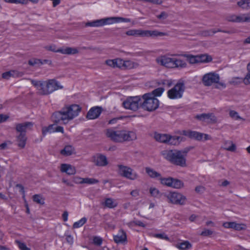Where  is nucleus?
I'll use <instances>...</instances> for the list:
<instances>
[{
  "mask_svg": "<svg viewBox=\"0 0 250 250\" xmlns=\"http://www.w3.org/2000/svg\"><path fill=\"white\" fill-rule=\"evenodd\" d=\"M107 138L116 143H123L135 140L137 135L135 132L115 128H109L105 130Z\"/></svg>",
  "mask_w": 250,
  "mask_h": 250,
  "instance_id": "f257e3e1",
  "label": "nucleus"
},
{
  "mask_svg": "<svg viewBox=\"0 0 250 250\" xmlns=\"http://www.w3.org/2000/svg\"><path fill=\"white\" fill-rule=\"evenodd\" d=\"M81 109L80 106L77 104L66 106L61 111L54 113L52 119L56 123L62 121L63 124H66L78 116Z\"/></svg>",
  "mask_w": 250,
  "mask_h": 250,
  "instance_id": "f03ea898",
  "label": "nucleus"
},
{
  "mask_svg": "<svg viewBox=\"0 0 250 250\" xmlns=\"http://www.w3.org/2000/svg\"><path fill=\"white\" fill-rule=\"evenodd\" d=\"M32 84L37 88L41 95H49L58 89H62L63 86L60 83L54 79L46 81L31 80Z\"/></svg>",
  "mask_w": 250,
  "mask_h": 250,
  "instance_id": "7ed1b4c3",
  "label": "nucleus"
},
{
  "mask_svg": "<svg viewBox=\"0 0 250 250\" xmlns=\"http://www.w3.org/2000/svg\"><path fill=\"white\" fill-rule=\"evenodd\" d=\"M188 151V149L183 151L164 150L161 154L164 158L172 164L184 167L186 166L185 157Z\"/></svg>",
  "mask_w": 250,
  "mask_h": 250,
  "instance_id": "20e7f679",
  "label": "nucleus"
},
{
  "mask_svg": "<svg viewBox=\"0 0 250 250\" xmlns=\"http://www.w3.org/2000/svg\"><path fill=\"white\" fill-rule=\"evenodd\" d=\"M131 20L129 19L122 17H108L87 22L85 25V26L99 27L107 24H112L120 22H129Z\"/></svg>",
  "mask_w": 250,
  "mask_h": 250,
  "instance_id": "39448f33",
  "label": "nucleus"
},
{
  "mask_svg": "<svg viewBox=\"0 0 250 250\" xmlns=\"http://www.w3.org/2000/svg\"><path fill=\"white\" fill-rule=\"evenodd\" d=\"M142 107L145 110L152 111L159 106V101L152 94L146 93L142 97Z\"/></svg>",
  "mask_w": 250,
  "mask_h": 250,
  "instance_id": "423d86ee",
  "label": "nucleus"
},
{
  "mask_svg": "<svg viewBox=\"0 0 250 250\" xmlns=\"http://www.w3.org/2000/svg\"><path fill=\"white\" fill-rule=\"evenodd\" d=\"M128 36L134 37H149L162 36L165 35L163 32L156 30H143L141 29H131L126 32Z\"/></svg>",
  "mask_w": 250,
  "mask_h": 250,
  "instance_id": "0eeeda50",
  "label": "nucleus"
},
{
  "mask_svg": "<svg viewBox=\"0 0 250 250\" xmlns=\"http://www.w3.org/2000/svg\"><path fill=\"white\" fill-rule=\"evenodd\" d=\"M118 174L127 179L134 181L139 178L138 174L132 168L127 166L118 165L117 166Z\"/></svg>",
  "mask_w": 250,
  "mask_h": 250,
  "instance_id": "6e6552de",
  "label": "nucleus"
},
{
  "mask_svg": "<svg viewBox=\"0 0 250 250\" xmlns=\"http://www.w3.org/2000/svg\"><path fill=\"white\" fill-rule=\"evenodd\" d=\"M185 90V85L183 81H179L172 88L167 91V96L170 99L181 98Z\"/></svg>",
  "mask_w": 250,
  "mask_h": 250,
  "instance_id": "1a4fd4ad",
  "label": "nucleus"
},
{
  "mask_svg": "<svg viewBox=\"0 0 250 250\" xmlns=\"http://www.w3.org/2000/svg\"><path fill=\"white\" fill-rule=\"evenodd\" d=\"M164 196L167 198L168 203L175 205H184L186 204L187 201L185 196L176 191L166 193Z\"/></svg>",
  "mask_w": 250,
  "mask_h": 250,
  "instance_id": "9d476101",
  "label": "nucleus"
},
{
  "mask_svg": "<svg viewBox=\"0 0 250 250\" xmlns=\"http://www.w3.org/2000/svg\"><path fill=\"white\" fill-rule=\"evenodd\" d=\"M154 138L158 142L172 145H177L182 141L181 137L171 136L168 134L158 133H155Z\"/></svg>",
  "mask_w": 250,
  "mask_h": 250,
  "instance_id": "9b49d317",
  "label": "nucleus"
},
{
  "mask_svg": "<svg viewBox=\"0 0 250 250\" xmlns=\"http://www.w3.org/2000/svg\"><path fill=\"white\" fill-rule=\"evenodd\" d=\"M123 105L126 109L135 111L142 106V98L140 96L130 97L123 103Z\"/></svg>",
  "mask_w": 250,
  "mask_h": 250,
  "instance_id": "f8f14e48",
  "label": "nucleus"
},
{
  "mask_svg": "<svg viewBox=\"0 0 250 250\" xmlns=\"http://www.w3.org/2000/svg\"><path fill=\"white\" fill-rule=\"evenodd\" d=\"M158 180L160 181L162 185L174 188L179 189L184 187V183L183 181L170 177H163L162 175H161Z\"/></svg>",
  "mask_w": 250,
  "mask_h": 250,
  "instance_id": "ddd939ff",
  "label": "nucleus"
},
{
  "mask_svg": "<svg viewBox=\"0 0 250 250\" xmlns=\"http://www.w3.org/2000/svg\"><path fill=\"white\" fill-rule=\"evenodd\" d=\"M183 134L190 138L194 139L200 141H205L211 139V137L208 134L194 131L184 130L183 131Z\"/></svg>",
  "mask_w": 250,
  "mask_h": 250,
  "instance_id": "4468645a",
  "label": "nucleus"
},
{
  "mask_svg": "<svg viewBox=\"0 0 250 250\" xmlns=\"http://www.w3.org/2000/svg\"><path fill=\"white\" fill-rule=\"evenodd\" d=\"M171 68L182 69L187 66L186 60L183 58V54H173Z\"/></svg>",
  "mask_w": 250,
  "mask_h": 250,
  "instance_id": "2eb2a0df",
  "label": "nucleus"
},
{
  "mask_svg": "<svg viewBox=\"0 0 250 250\" xmlns=\"http://www.w3.org/2000/svg\"><path fill=\"white\" fill-rule=\"evenodd\" d=\"M219 80V75L214 72L207 73L202 78V82L206 86H210L213 83H218Z\"/></svg>",
  "mask_w": 250,
  "mask_h": 250,
  "instance_id": "dca6fc26",
  "label": "nucleus"
},
{
  "mask_svg": "<svg viewBox=\"0 0 250 250\" xmlns=\"http://www.w3.org/2000/svg\"><path fill=\"white\" fill-rule=\"evenodd\" d=\"M173 54H167L161 55L156 59V62L162 66L171 68Z\"/></svg>",
  "mask_w": 250,
  "mask_h": 250,
  "instance_id": "f3484780",
  "label": "nucleus"
},
{
  "mask_svg": "<svg viewBox=\"0 0 250 250\" xmlns=\"http://www.w3.org/2000/svg\"><path fill=\"white\" fill-rule=\"evenodd\" d=\"M91 161L98 167H105L108 164L106 157L100 153H97L92 156Z\"/></svg>",
  "mask_w": 250,
  "mask_h": 250,
  "instance_id": "a211bd4d",
  "label": "nucleus"
},
{
  "mask_svg": "<svg viewBox=\"0 0 250 250\" xmlns=\"http://www.w3.org/2000/svg\"><path fill=\"white\" fill-rule=\"evenodd\" d=\"M196 118L198 120L208 123H214L217 122L216 117L212 113L201 114L197 115Z\"/></svg>",
  "mask_w": 250,
  "mask_h": 250,
  "instance_id": "6ab92c4d",
  "label": "nucleus"
},
{
  "mask_svg": "<svg viewBox=\"0 0 250 250\" xmlns=\"http://www.w3.org/2000/svg\"><path fill=\"white\" fill-rule=\"evenodd\" d=\"M102 112V108L99 106L92 107L88 112L86 117L89 120H94L99 117Z\"/></svg>",
  "mask_w": 250,
  "mask_h": 250,
  "instance_id": "aec40b11",
  "label": "nucleus"
},
{
  "mask_svg": "<svg viewBox=\"0 0 250 250\" xmlns=\"http://www.w3.org/2000/svg\"><path fill=\"white\" fill-rule=\"evenodd\" d=\"M105 64L112 68H119L122 69L123 59L121 58H116L114 59L107 60Z\"/></svg>",
  "mask_w": 250,
  "mask_h": 250,
  "instance_id": "412c9836",
  "label": "nucleus"
},
{
  "mask_svg": "<svg viewBox=\"0 0 250 250\" xmlns=\"http://www.w3.org/2000/svg\"><path fill=\"white\" fill-rule=\"evenodd\" d=\"M60 171L68 175H74L76 173L75 167L68 164H62L60 166Z\"/></svg>",
  "mask_w": 250,
  "mask_h": 250,
  "instance_id": "4be33fe9",
  "label": "nucleus"
},
{
  "mask_svg": "<svg viewBox=\"0 0 250 250\" xmlns=\"http://www.w3.org/2000/svg\"><path fill=\"white\" fill-rule=\"evenodd\" d=\"M32 124L30 122H25L16 125V130L18 134H25L26 132L31 129Z\"/></svg>",
  "mask_w": 250,
  "mask_h": 250,
  "instance_id": "5701e85b",
  "label": "nucleus"
},
{
  "mask_svg": "<svg viewBox=\"0 0 250 250\" xmlns=\"http://www.w3.org/2000/svg\"><path fill=\"white\" fill-rule=\"evenodd\" d=\"M122 69H131L137 68L139 63L134 61L123 60Z\"/></svg>",
  "mask_w": 250,
  "mask_h": 250,
  "instance_id": "b1692460",
  "label": "nucleus"
},
{
  "mask_svg": "<svg viewBox=\"0 0 250 250\" xmlns=\"http://www.w3.org/2000/svg\"><path fill=\"white\" fill-rule=\"evenodd\" d=\"M60 53L65 55H74L79 53V50L76 47H65L58 49Z\"/></svg>",
  "mask_w": 250,
  "mask_h": 250,
  "instance_id": "393cba45",
  "label": "nucleus"
},
{
  "mask_svg": "<svg viewBox=\"0 0 250 250\" xmlns=\"http://www.w3.org/2000/svg\"><path fill=\"white\" fill-rule=\"evenodd\" d=\"M114 240L116 243H123L126 241V235L122 229L120 230L117 235L114 236Z\"/></svg>",
  "mask_w": 250,
  "mask_h": 250,
  "instance_id": "a878e982",
  "label": "nucleus"
},
{
  "mask_svg": "<svg viewBox=\"0 0 250 250\" xmlns=\"http://www.w3.org/2000/svg\"><path fill=\"white\" fill-rule=\"evenodd\" d=\"M26 140L27 137L26 136V134H18L16 136L17 145L18 146L21 148H22L24 147Z\"/></svg>",
  "mask_w": 250,
  "mask_h": 250,
  "instance_id": "bb28decb",
  "label": "nucleus"
},
{
  "mask_svg": "<svg viewBox=\"0 0 250 250\" xmlns=\"http://www.w3.org/2000/svg\"><path fill=\"white\" fill-rule=\"evenodd\" d=\"M60 153L64 156H70L75 153V149L72 146L67 145L61 150Z\"/></svg>",
  "mask_w": 250,
  "mask_h": 250,
  "instance_id": "cd10ccee",
  "label": "nucleus"
},
{
  "mask_svg": "<svg viewBox=\"0 0 250 250\" xmlns=\"http://www.w3.org/2000/svg\"><path fill=\"white\" fill-rule=\"evenodd\" d=\"M145 170L147 174L148 175V176H149L151 178L159 180L161 175V174L160 173L157 172L154 169L149 167H146Z\"/></svg>",
  "mask_w": 250,
  "mask_h": 250,
  "instance_id": "c85d7f7f",
  "label": "nucleus"
},
{
  "mask_svg": "<svg viewBox=\"0 0 250 250\" xmlns=\"http://www.w3.org/2000/svg\"><path fill=\"white\" fill-rule=\"evenodd\" d=\"M104 204L105 207L108 208H113L117 206L118 203L116 200L108 198L105 199Z\"/></svg>",
  "mask_w": 250,
  "mask_h": 250,
  "instance_id": "c756f323",
  "label": "nucleus"
},
{
  "mask_svg": "<svg viewBox=\"0 0 250 250\" xmlns=\"http://www.w3.org/2000/svg\"><path fill=\"white\" fill-rule=\"evenodd\" d=\"M176 247L180 250H188L192 248V244L188 241H184L178 243Z\"/></svg>",
  "mask_w": 250,
  "mask_h": 250,
  "instance_id": "7c9ffc66",
  "label": "nucleus"
},
{
  "mask_svg": "<svg viewBox=\"0 0 250 250\" xmlns=\"http://www.w3.org/2000/svg\"><path fill=\"white\" fill-rule=\"evenodd\" d=\"M21 74L15 70H11L3 73L2 74V77L3 79L8 80L11 77H19L21 76Z\"/></svg>",
  "mask_w": 250,
  "mask_h": 250,
  "instance_id": "2f4dec72",
  "label": "nucleus"
},
{
  "mask_svg": "<svg viewBox=\"0 0 250 250\" xmlns=\"http://www.w3.org/2000/svg\"><path fill=\"white\" fill-rule=\"evenodd\" d=\"M183 57L186 58L187 60L191 64L198 63V55L183 54Z\"/></svg>",
  "mask_w": 250,
  "mask_h": 250,
  "instance_id": "473e14b6",
  "label": "nucleus"
},
{
  "mask_svg": "<svg viewBox=\"0 0 250 250\" xmlns=\"http://www.w3.org/2000/svg\"><path fill=\"white\" fill-rule=\"evenodd\" d=\"M250 0H240L237 2L238 6L243 10H248L250 7Z\"/></svg>",
  "mask_w": 250,
  "mask_h": 250,
  "instance_id": "72a5a7b5",
  "label": "nucleus"
},
{
  "mask_svg": "<svg viewBox=\"0 0 250 250\" xmlns=\"http://www.w3.org/2000/svg\"><path fill=\"white\" fill-rule=\"evenodd\" d=\"M198 63L208 62L211 61L212 58L207 54L198 55Z\"/></svg>",
  "mask_w": 250,
  "mask_h": 250,
  "instance_id": "f704fd0d",
  "label": "nucleus"
},
{
  "mask_svg": "<svg viewBox=\"0 0 250 250\" xmlns=\"http://www.w3.org/2000/svg\"><path fill=\"white\" fill-rule=\"evenodd\" d=\"M224 148L227 150L233 152L235 150L236 146L232 142L230 141H226L224 144Z\"/></svg>",
  "mask_w": 250,
  "mask_h": 250,
  "instance_id": "c9c22d12",
  "label": "nucleus"
},
{
  "mask_svg": "<svg viewBox=\"0 0 250 250\" xmlns=\"http://www.w3.org/2000/svg\"><path fill=\"white\" fill-rule=\"evenodd\" d=\"M217 32H223L225 33H229V32L222 31L219 29L218 30H216L215 29H209V30L203 31L201 33V35L204 37L211 36H212L215 33H217Z\"/></svg>",
  "mask_w": 250,
  "mask_h": 250,
  "instance_id": "e433bc0d",
  "label": "nucleus"
},
{
  "mask_svg": "<svg viewBox=\"0 0 250 250\" xmlns=\"http://www.w3.org/2000/svg\"><path fill=\"white\" fill-rule=\"evenodd\" d=\"M149 191L150 195L155 198H160L162 195L159 190L155 187H150Z\"/></svg>",
  "mask_w": 250,
  "mask_h": 250,
  "instance_id": "4c0bfd02",
  "label": "nucleus"
},
{
  "mask_svg": "<svg viewBox=\"0 0 250 250\" xmlns=\"http://www.w3.org/2000/svg\"><path fill=\"white\" fill-rule=\"evenodd\" d=\"M87 221L86 217H83L79 221L75 222L73 225L74 229H77L82 227Z\"/></svg>",
  "mask_w": 250,
  "mask_h": 250,
  "instance_id": "58836bf2",
  "label": "nucleus"
},
{
  "mask_svg": "<svg viewBox=\"0 0 250 250\" xmlns=\"http://www.w3.org/2000/svg\"><path fill=\"white\" fill-rule=\"evenodd\" d=\"M165 88L163 87H159L154 89L152 92L148 93V94H152L154 97L157 96H160L164 92Z\"/></svg>",
  "mask_w": 250,
  "mask_h": 250,
  "instance_id": "ea45409f",
  "label": "nucleus"
},
{
  "mask_svg": "<svg viewBox=\"0 0 250 250\" xmlns=\"http://www.w3.org/2000/svg\"><path fill=\"white\" fill-rule=\"evenodd\" d=\"M33 199L35 202L39 204L43 205L44 203L43 198L39 194L34 195Z\"/></svg>",
  "mask_w": 250,
  "mask_h": 250,
  "instance_id": "a19ab883",
  "label": "nucleus"
},
{
  "mask_svg": "<svg viewBox=\"0 0 250 250\" xmlns=\"http://www.w3.org/2000/svg\"><path fill=\"white\" fill-rule=\"evenodd\" d=\"M215 233L214 231L211 229H204L201 232L200 235L202 236H211Z\"/></svg>",
  "mask_w": 250,
  "mask_h": 250,
  "instance_id": "79ce46f5",
  "label": "nucleus"
},
{
  "mask_svg": "<svg viewBox=\"0 0 250 250\" xmlns=\"http://www.w3.org/2000/svg\"><path fill=\"white\" fill-rule=\"evenodd\" d=\"M99 182V181L94 178H83V184H87L89 185L95 184Z\"/></svg>",
  "mask_w": 250,
  "mask_h": 250,
  "instance_id": "37998d69",
  "label": "nucleus"
},
{
  "mask_svg": "<svg viewBox=\"0 0 250 250\" xmlns=\"http://www.w3.org/2000/svg\"><path fill=\"white\" fill-rule=\"evenodd\" d=\"M230 117L235 120H241L242 118L239 115L238 113L234 110H230L229 112Z\"/></svg>",
  "mask_w": 250,
  "mask_h": 250,
  "instance_id": "c03bdc74",
  "label": "nucleus"
},
{
  "mask_svg": "<svg viewBox=\"0 0 250 250\" xmlns=\"http://www.w3.org/2000/svg\"><path fill=\"white\" fill-rule=\"evenodd\" d=\"M16 243L21 250H31V249L26 246V245L20 241L16 240Z\"/></svg>",
  "mask_w": 250,
  "mask_h": 250,
  "instance_id": "a18cd8bd",
  "label": "nucleus"
},
{
  "mask_svg": "<svg viewBox=\"0 0 250 250\" xmlns=\"http://www.w3.org/2000/svg\"><path fill=\"white\" fill-rule=\"evenodd\" d=\"M243 81V79L239 77H234L230 79L229 83L231 84L237 85Z\"/></svg>",
  "mask_w": 250,
  "mask_h": 250,
  "instance_id": "49530a36",
  "label": "nucleus"
},
{
  "mask_svg": "<svg viewBox=\"0 0 250 250\" xmlns=\"http://www.w3.org/2000/svg\"><path fill=\"white\" fill-rule=\"evenodd\" d=\"M237 22H244L249 19V16L248 14H243L237 16Z\"/></svg>",
  "mask_w": 250,
  "mask_h": 250,
  "instance_id": "de8ad7c7",
  "label": "nucleus"
},
{
  "mask_svg": "<svg viewBox=\"0 0 250 250\" xmlns=\"http://www.w3.org/2000/svg\"><path fill=\"white\" fill-rule=\"evenodd\" d=\"M246 226L244 224L234 223L233 229L236 230H241L246 229Z\"/></svg>",
  "mask_w": 250,
  "mask_h": 250,
  "instance_id": "09e8293b",
  "label": "nucleus"
},
{
  "mask_svg": "<svg viewBox=\"0 0 250 250\" xmlns=\"http://www.w3.org/2000/svg\"><path fill=\"white\" fill-rule=\"evenodd\" d=\"M205 187L202 185L197 186L195 188V191L198 194L203 193L205 191Z\"/></svg>",
  "mask_w": 250,
  "mask_h": 250,
  "instance_id": "8fccbe9b",
  "label": "nucleus"
},
{
  "mask_svg": "<svg viewBox=\"0 0 250 250\" xmlns=\"http://www.w3.org/2000/svg\"><path fill=\"white\" fill-rule=\"evenodd\" d=\"M73 182L77 184H83V178L79 176H75L72 179Z\"/></svg>",
  "mask_w": 250,
  "mask_h": 250,
  "instance_id": "3c124183",
  "label": "nucleus"
},
{
  "mask_svg": "<svg viewBox=\"0 0 250 250\" xmlns=\"http://www.w3.org/2000/svg\"><path fill=\"white\" fill-rule=\"evenodd\" d=\"M235 222H226L223 224V226L227 229H233Z\"/></svg>",
  "mask_w": 250,
  "mask_h": 250,
  "instance_id": "603ef678",
  "label": "nucleus"
},
{
  "mask_svg": "<svg viewBox=\"0 0 250 250\" xmlns=\"http://www.w3.org/2000/svg\"><path fill=\"white\" fill-rule=\"evenodd\" d=\"M93 241L94 244L96 245H98V246L101 245L103 242V240H102V238H101L100 237H98V236L94 237L93 238Z\"/></svg>",
  "mask_w": 250,
  "mask_h": 250,
  "instance_id": "864d4df0",
  "label": "nucleus"
},
{
  "mask_svg": "<svg viewBox=\"0 0 250 250\" xmlns=\"http://www.w3.org/2000/svg\"><path fill=\"white\" fill-rule=\"evenodd\" d=\"M154 236L156 238L161 239H164L166 240H168L169 239L168 236L164 233L156 234H155Z\"/></svg>",
  "mask_w": 250,
  "mask_h": 250,
  "instance_id": "5fc2aeb1",
  "label": "nucleus"
},
{
  "mask_svg": "<svg viewBox=\"0 0 250 250\" xmlns=\"http://www.w3.org/2000/svg\"><path fill=\"white\" fill-rule=\"evenodd\" d=\"M237 15H231L228 16L227 20L229 21L237 22Z\"/></svg>",
  "mask_w": 250,
  "mask_h": 250,
  "instance_id": "6e6d98bb",
  "label": "nucleus"
},
{
  "mask_svg": "<svg viewBox=\"0 0 250 250\" xmlns=\"http://www.w3.org/2000/svg\"><path fill=\"white\" fill-rule=\"evenodd\" d=\"M6 2L12 3H25L26 0H4Z\"/></svg>",
  "mask_w": 250,
  "mask_h": 250,
  "instance_id": "4d7b16f0",
  "label": "nucleus"
},
{
  "mask_svg": "<svg viewBox=\"0 0 250 250\" xmlns=\"http://www.w3.org/2000/svg\"><path fill=\"white\" fill-rule=\"evenodd\" d=\"M127 225L129 226H132L134 225H138V226H141L143 227H145V225L143 224V223H142V222H140V221L130 222V223H128Z\"/></svg>",
  "mask_w": 250,
  "mask_h": 250,
  "instance_id": "13d9d810",
  "label": "nucleus"
},
{
  "mask_svg": "<svg viewBox=\"0 0 250 250\" xmlns=\"http://www.w3.org/2000/svg\"><path fill=\"white\" fill-rule=\"evenodd\" d=\"M123 118L122 117H117L113 118L112 119L109 120L108 121V125H114L117 123V122L119 120L122 119Z\"/></svg>",
  "mask_w": 250,
  "mask_h": 250,
  "instance_id": "bf43d9fd",
  "label": "nucleus"
},
{
  "mask_svg": "<svg viewBox=\"0 0 250 250\" xmlns=\"http://www.w3.org/2000/svg\"><path fill=\"white\" fill-rule=\"evenodd\" d=\"M66 240L70 245H72L73 243V237L71 235H66Z\"/></svg>",
  "mask_w": 250,
  "mask_h": 250,
  "instance_id": "052dcab7",
  "label": "nucleus"
},
{
  "mask_svg": "<svg viewBox=\"0 0 250 250\" xmlns=\"http://www.w3.org/2000/svg\"><path fill=\"white\" fill-rule=\"evenodd\" d=\"M40 62V60L38 59H32L29 61L28 63L29 65L33 66Z\"/></svg>",
  "mask_w": 250,
  "mask_h": 250,
  "instance_id": "680f3d73",
  "label": "nucleus"
},
{
  "mask_svg": "<svg viewBox=\"0 0 250 250\" xmlns=\"http://www.w3.org/2000/svg\"><path fill=\"white\" fill-rule=\"evenodd\" d=\"M130 194L133 197H137L139 195V191L138 189L133 190L131 191Z\"/></svg>",
  "mask_w": 250,
  "mask_h": 250,
  "instance_id": "e2e57ef3",
  "label": "nucleus"
},
{
  "mask_svg": "<svg viewBox=\"0 0 250 250\" xmlns=\"http://www.w3.org/2000/svg\"><path fill=\"white\" fill-rule=\"evenodd\" d=\"M55 126H56V125H51L48 126V129L49 130V133L55 132Z\"/></svg>",
  "mask_w": 250,
  "mask_h": 250,
  "instance_id": "0e129e2a",
  "label": "nucleus"
},
{
  "mask_svg": "<svg viewBox=\"0 0 250 250\" xmlns=\"http://www.w3.org/2000/svg\"><path fill=\"white\" fill-rule=\"evenodd\" d=\"M8 144L7 142H4L1 144H0V149L4 150L7 149L8 147Z\"/></svg>",
  "mask_w": 250,
  "mask_h": 250,
  "instance_id": "69168bd1",
  "label": "nucleus"
},
{
  "mask_svg": "<svg viewBox=\"0 0 250 250\" xmlns=\"http://www.w3.org/2000/svg\"><path fill=\"white\" fill-rule=\"evenodd\" d=\"M62 218L64 221H66L68 220V213L67 211H65L63 212L62 215Z\"/></svg>",
  "mask_w": 250,
  "mask_h": 250,
  "instance_id": "338daca9",
  "label": "nucleus"
},
{
  "mask_svg": "<svg viewBox=\"0 0 250 250\" xmlns=\"http://www.w3.org/2000/svg\"><path fill=\"white\" fill-rule=\"evenodd\" d=\"M250 75L248 74L247 75V76H246L245 78L243 80L244 81V83L246 84H249L250 83Z\"/></svg>",
  "mask_w": 250,
  "mask_h": 250,
  "instance_id": "774afa93",
  "label": "nucleus"
}]
</instances>
